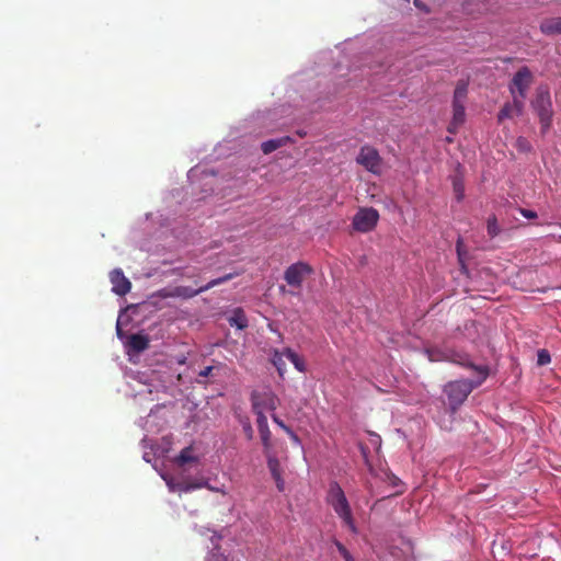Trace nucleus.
<instances>
[{
    "label": "nucleus",
    "mask_w": 561,
    "mask_h": 561,
    "mask_svg": "<svg viewBox=\"0 0 561 561\" xmlns=\"http://www.w3.org/2000/svg\"><path fill=\"white\" fill-rule=\"evenodd\" d=\"M327 501L350 530L356 534L357 527L352 515L351 506L344 491L337 482L333 481L330 483Z\"/></svg>",
    "instance_id": "f257e3e1"
},
{
    "label": "nucleus",
    "mask_w": 561,
    "mask_h": 561,
    "mask_svg": "<svg viewBox=\"0 0 561 561\" xmlns=\"http://www.w3.org/2000/svg\"><path fill=\"white\" fill-rule=\"evenodd\" d=\"M484 380L477 376L476 380H455L449 381L444 387V393L447 396L448 404L453 411H456L468 398L471 391L479 387Z\"/></svg>",
    "instance_id": "f03ea898"
},
{
    "label": "nucleus",
    "mask_w": 561,
    "mask_h": 561,
    "mask_svg": "<svg viewBox=\"0 0 561 561\" xmlns=\"http://www.w3.org/2000/svg\"><path fill=\"white\" fill-rule=\"evenodd\" d=\"M530 104L538 115L541 133L546 134L551 127L553 117L552 101L548 88L538 87L535 99Z\"/></svg>",
    "instance_id": "7ed1b4c3"
},
{
    "label": "nucleus",
    "mask_w": 561,
    "mask_h": 561,
    "mask_svg": "<svg viewBox=\"0 0 561 561\" xmlns=\"http://www.w3.org/2000/svg\"><path fill=\"white\" fill-rule=\"evenodd\" d=\"M233 276H234L233 274H226L222 277L211 279L206 285L201 286L197 289H194L190 286H176L172 289H163L161 296L164 298H175V297H181L184 299L193 298L201 293L209 290L210 288H213L217 285L224 284V283L232 279Z\"/></svg>",
    "instance_id": "20e7f679"
},
{
    "label": "nucleus",
    "mask_w": 561,
    "mask_h": 561,
    "mask_svg": "<svg viewBox=\"0 0 561 561\" xmlns=\"http://www.w3.org/2000/svg\"><path fill=\"white\" fill-rule=\"evenodd\" d=\"M313 274L310 264L299 261L290 264L284 272V279L294 289H301L304 282Z\"/></svg>",
    "instance_id": "39448f33"
},
{
    "label": "nucleus",
    "mask_w": 561,
    "mask_h": 561,
    "mask_svg": "<svg viewBox=\"0 0 561 561\" xmlns=\"http://www.w3.org/2000/svg\"><path fill=\"white\" fill-rule=\"evenodd\" d=\"M278 404L279 399L270 388L254 390L251 393V405L254 414H259V412L264 413V411H275Z\"/></svg>",
    "instance_id": "423d86ee"
},
{
    "label": "nucleus",
    "mask_w": 561,
    "mask_h": 561,
    "mask_svg": "<svg viewBox=\"0 0 561 561\" xmlns=\"http://www.w3.org/2000/svg\"><path fill=\"white\" fill-rule=\"evenodd\" d=\"M534 82V75L526 66L519 68L508 84L512 96L523 100L527 96V91Z\"/></svg>",
    "instance_id": "0eeeda50"
},
{
    "label": "nucleus",
    "mask_w": 561,
    "mask_h": 561,
    "mask_svg": "<svg viewBox=\"0 0 561 561\" xmlns=\"http://www.w3.org/2000/svg\"><path fill=\"white\" fill-rule=\"evenodd\" d=\"M443 359L471 369L476 376H481L482 380H485L490 373V369L486 365H476L472 363L468 354L458 351H446L443 355Z\"/></svg>",
    "instance_id": "6e6552de"
},
{
    "label": "nucleus",
    "mask_w": 561,
    "mask_h": 561,
    "mask_svg": "<svg viewBox=\"0 0 561 561\" xmlns=\"http://www.w3.org/2000/svg\"><path fill=\"white\" fill-rule=\"evenodd\" d=\"M358 164L374 174L381 173L382 159L378 151L370 146H364L356 158Z\"/></svg>",
    "instance_id": "1a4fd4ad"
},
{
    "label": "nucleus",
    "mask_w": 561,
    "mask_h": 561,
    "mask_svg": "<svg viewBox=\"0 0 561 561\" xmlns=\"http://www.w3.org/2000/svg\"><path fill=\"white\" fill-rule=\"evenodd\" d=\"M379 219V213L373 208H360L353 218V227L359 232L371 231Z\"/></svg>",
    "instance_id": "9d476101"
},
{
    "label": "nucleus",
    "mask_w": 561,
    "mask_h": 561,
    "mask_svg": "<svg viewBox=\"0 0 561 561\" xmlns=\"http://www.w3.org/2000/svg\"><path fill=\"white\" fill-rule=\"evenodd\" d=\"M110 280L112 284V291L118 296H125L131 289L130 280L124 275L121 268H114L110 273Z\"/></svg>",
    "instance_id": "9b49d317"
},
{
    "label": "nucleus",
    "mask_w": 561,
    "mask_h": 561,
    "mask_svg": "<svg viewBox=\"0 0 561 561\" xmlns=\"http://www.w3.org/2000/svg\"><path fill=\"white\" fill-rule=\"evenodd\" d=\"M524 101L517 96H513L512 102H506L497 114V122L502 123L504 119L512 118L514 115H522L524 112Z\"/></svg>",
    "instance_id": "f8f14e48"
},
{
    "label": "nucleus",
    "mask_w": 561,
    "mask_h": 561,
    "mask_svg": "<svg viewBox=\"0 0 561 561\" xmlns=\"http://www.w3.org/2000/svg\"><path fill=\"white\" fill-rule=\"evenodd\" d=\"M255 415H256L257 430L260 433L264 453H268V450H272L273 444H272V433L268 427L267 417L265 416L264 413H261V412H259V414H255Z\"/></svg>",
    "instance_id": "ddd939ff"
},
{
    "label": "nucleus",
    "mask_w": 561,
    "mask_h": 561,
    "mask_svg": "<svg viewBox=\"0 0 561 561\" xmlns=\"http://www.w3.org/2000/svg\"><path fill=\"white\" fill-rule=\"evenodd\" d=\"M149 337L144 334H131L128 337L127 346L134 353H141L149 347Z\"/></svg>",
    "instance_id": "4468645a"
},
{
    "label": "nucleus",
    "mask_w": 561,
    "mask_h": 561,
    "mask_svg": "<svg viewBox=\"0 0 561 561\" xmlns=\"http://www.w3.org/2000/svg\"><path fill=\"white\" fill-rule=\"evenodd\" d=\"M465 104L453 103V121L448 126L449 133H456L457 128L465 123Z\"/></svg>",
    "instance_id": "2eb2a0df"
},
{
    "label": "nucleus",
    "mask_w": 561,
    "mask_h": 561,
    "mask_svg": "<svg viewBox=\"0 0 561 561\" xmlns=\"http://www.w3.org/2000/svg\"><path fill=\"white\" fill-rule=\"evenodd\" d=\"M163 479L171 492L188 493L193 490H196V488L194 486V482L175 481L171 477H163Z\"/></svg>",
    "instance_id": "dca6fc26"
},
{
    "label": "nucleus",
    "mask_w": 561,
    "mask_h": 561,
    "mask_svg": "<svg viewBox=\"0 0 561 561\" xmlns=\"http://www.w3.org/2000/svg\"><path fill=\"white\" fill-rule=\"evenodd\" d=\"M540 31L545 35L561 34V18L545 19L540 23Z\"/></svg>",
    "instance_id": "f3484780"
},
{
    "label": "nucleus",
    "mask_w": 561,
    "mask_h": 561,
    "mask_svg": "<svg viewBox=\"0 0 561 561\" xmlns=\"http://www.w3.org/2000/svg\"><path fill=\"white\" fill-rule=\"evenodd\" d=\"M229 323L231 327H236L240 330H243L248 327V319L242 309L238 308L233 311V314L229 318Z\"/></svg>",
    "instance_id": "a211bd4d"
},
{
    "label": "nucleus",
    "mask_w": 561,
    "mask_h": 561,
    "mask_svg": "<svg viewBox=\"0 0 561 561\" xmlns=\"http://www.w3.org/2000/svg\"><path fill=\"white\" fill-rule=\"evenodd\" d=\"M264 455L266 456L267 467L273 479L282 476L279 460L275 455L272 454V450H268V453H264Z\"/></svg>",
    "instance_id": "6ab92c4d"
},
{
    "label": "nucleus",
    "mask_w": 561,
    "mask_h": 561,
    "mask_svg": "<svg viewBox=\"0 0 561 561\" xmlns=\"http://www.w3.org/2000/svg\"><path fill=\"white\" fill-rule=\"evenodd\" d=\"M468 93V83L463 80L457 82L456 89L454 91L453 103L465 104Z\"/></svg>",
    "instance_id": "aec40b11"
},
{
    "label": "nucleus",
    "mask_w": 561,
    "mask_h": 561,
    "mask_svg": "<svg viewBox=\"0 0 561 561\" xmlns=\"http://www.w3.org/2000/svg\"><path fill=\"white\" fill-rule=\"evenodd\" d=\"M284 356H285V350L283 352L275 350L273 352L272 359H271L280 377H283L286 371V363L284 360Z\"/></svg>",
    "instance_id": "412c9836"
},
{
    "label": "nucleus",
    "mask_w": 561,
    "mask_h": 561,
    "mask_svg": "<svg viewBox=\"0 0 561 561\" xmlns=\"http://www.w3.org/2000/svg\"><path fill=\"white\" fill-rule=\"evenodd\" d=\"M285 356L293 363V365L295 366V368L298 371H300V373L306 371L305 360L291 348H289V347L285 348Z\"/></svg>",
    "instance_id": "4be33fe9"
},
{
    "label": "nucleus",
    "mask_w": 561,
    "mask_h": 561,
    "mask_svg": "<svg viewBox=\"0 0 561 561\" xmlns=\"http://www.w3.org/2000/svg\"><path fill=\"white\" fill-rule=\"evenodd\" d=\"M175 461L179 466H183V465L190 463V462H196L197 457L193 455V447L188 446V447L183 448L180 451L179 456L176 457Z\"/></svg>",
    "instance_id": "5701e85b"
},
{
    "label": "nucleus",
    "mask_w": 561,
    "mask_h": 561,
    "mask_svg": "<svg viewBox=\"0 0 561 561\" xmlns=\"http://www.w3.org/2000/svg\"><path fill=\"white\" fill-rule=\"evenodd\" d=\"M287 140H288V137L279 138V139H271V140L264 141L261 145V149L265 154H268V153H272L273 151H275L276 149L280 148L282 146H284L287 142Z\"/></svg>",
    "instance_id": "b1692460"
},
{
    "label": "nucleus",
    "mask_w": 561,
    "mask_h": 561,
    "mask_svg": "<svg viewBox=\"0 0 561 561\" xmlns=\"http://www.w3.org/2000/svg\"><path fill=\"white\" fill-rule=\"evenodd\" d=\"M239 422H240V424L242 426V430H243V433H244L245 437L249 440L253 439L254 432H253L250 419L248 416H241L239 419Z\"/></svg>",
    "instance_id": "393cba45"
},
{
    "label": "nucleus",
    "mask_w": 561,
    "mask_h": 561,
    "mask_svg": "<svg viewBox=\"0 0 561 561\" xmlns=\"http://www.w3.org/2000/svg\"><path fill=\"white\" fill-rule=\"evenodd\" d=\"M486 229H488V234L491 238H494V237H496L500 233V228H499V225H497V219H496V217L494 215L488 218Z\"/></svg>",
    "instance_id": "a878e982"
},
{
    "label": "nucleus",
    "mask_w": 561,
    "mask_h": 561,
    "mask_svg": "<svg viewBox=\"0 0 561 561\" xmlns=\"http://www.w3.org/2000/svg\"><path fill=\"white\" fill-rule=\"evenodd\" d=\"M453 188L457 201H461L465 196V185L460 178H455L453 181Z\"/></svg>",
    "instance_id": "bb28decb"
},
{
    "label": "nucleus",
    "mask_w": 561,
    "mask_h": 561,
    "mask_svg": "<svg viewBox=\"0 0 561 561\" xmlns=\"http://www.w3.org/2000/svg\"><path fill=\"white\" fill-rule=\"evenodd\" d=\"M516 148L522 152H528L531 149L530 142L525 137H518L516 139Z\"/></svg>",
    "instance_id": "cd10ccee"
},
{
    "label": "nucleus",
    "mask_w": 561,
    "mask_h": 561,
    "mask_svg": "<svg viewBox=\"0 0 561 561\" xmlns=\"http://www.w3.org/2000/svg\"><path fill=\"white\" fill-rule=\"evenodd\" d=\"M538 365L545 366L548 365L551 362V356L547 350H540L538 352Z\"/></svg>",
    "instance_id": "c85d7f7f"
},
{
    "label": "nucleus",
    "mask_w": 561,
    "mask_h": 561,
    "mask_svg": "<svg viewBox=\"0 0 561 561\" xmlns=\"http://www.w3.org/2000/svg\"><path fill=\"white\" fill-rule=\"evenodd\" d=\"M334 545L345 561H351L353 559L350 551L345 548V546L343 543L335 540Z\"/></svg>",
    "instance_id": "c756f323"
},
{
    "label": "nucleus",
    "mask_w": 561,
    "mask_h": 561,
    "mask_svg": "<svg viewBox=\"0 0 561 561\" xmlns=\"http://www.w3.org/2000/svg\"><path fill=\"white\" fill-rule=\"evenodd\" d=\"M272 420L275 424H277L285 433L291 434V428L287 426L283 420H280L276 414H272Z\"/></svg>",
    "instance_id": "7c9ffc66"
},
{
    "label": "nucleus",
    "mask_w": 561,
    "mask_h": 561,
    "mask_svg": "<svg viewBox=\"0 0 561 561\" xmlns=\"http://www.w3.org/2000/svg\"><path fill=\"white\" fill-rule=\"evenodd\" d=\"M194 486L196 488V490H197V489H203V488L208 489L209 491L215 490V486H211V485L208 483V480H206V479H201V480H198V481H195V482H194Z\"/></svg>",
    "instance_id": "2f4dec72"
},
{
    "label": "nucleus",
    "mask_w": 561,
    "mask_h": 561,
    "mask_svg": "<svg viewBox=\"0 0 561 561\" xmlns=\"http://www.w3.org/2000/svg\"><path fill=\"white\" fill-rule=\"evenodd\" d=\"M519 213L527 219H536L538 217L536 211L526 208H520Z\"/></svg>",
    "instance_id": "473e14b6"
},
{
    "label": "nucleus",
    "mask_w": 561,
    "mask_h": 561,
    "mask_svg": "<svg viewBox=\"0 0 561 561\" xmlns=\"http://www.w3.org/2000/svg\"><path fill=\"white\" fill-rule=\"evenodd\" d=\"M370 443L376 446L377 449L380 448L381 446V437L379 435H377L376 433H370Z\"/></svg>",
    "instance_id": "72a5a7b5"
},
{
    "label": "nucleus",
    "mask_w": 561,
    "mask_h": 561,
    "mask_svg": "<svg viewBox=\"0 0 561 561\" xmlns=\"http://www.w3.org/2000/svg\"><path fill=\"white\" fill-rule=\"evenodd\" d=\"M275 480V483H276V488L279 492H283L284 489H285V481L284 479L282 478V476H279L278 478H274Z\"/></svg>",
    "instance_id": "f704fd0d"
},
{
    "label": "nucleus",
    "mask_w": 561,
    "mask_h": 561,
    "mask_svg": "<svg viewBox=\"0 0 561 561\" xmlns=\"http://www.w3.org/2000/svg\"><path fill=\"white\" fill-rule=\"evenodd\" d=\"M414 5H415L417 9H420V10H422V11L426 12V13H427V12H430V9H428V8H427V5L423 2V0H414Z\"/></svg>",
    "instance_id": "c9c22d12"
},
{
    "label": "nucleus",
    "mask_w": 561,
    "mask_h": 561,
    "mask_svg": "<svg viewBox=\"0 0 561 561\" xmlns=\"http://www.w3.org/2000/svg\"><path fill=\"white\" fill-rule=\"evenodd\" d=\"M213 369H214L213 366L205 367L203 370L199 371V377H208V376H210Z\"/></svg>",
    "instance_id": "e433bc0d"
},
{
    "label": "nucleus",
    "mask_w": 561,
    "mask_h": 561,
    "mask_svg": "<svg viewBox=\"0 0 561 561\" xmlns=\"http://www.w3.org/2000/svg\"><path fill=\"white\" fill-rule=\"evenodd\" d=\"M206 561H227L226 557L220 553H214L210 558H208Z\"/></svg>",
    "instance_id": "4c0bfd02"
},
{
    "label": "nucleus",
    "mask_w": 561,
    "mask_h": 561,
    "mask_svg": "<svg viewBox=\"0 0 561 561\" xmlns=\"http://www.w3.org/2000/svg\"><path fill=\"white\" fill-rule=\"evenodd\" d=\"M287 435L291 438V440H293V442H295V443H297V444H299V443H300L299 437L294 433V431H293V430H291V434H287Z\"/></svg>",
    "instance_id": "58836bf2"
},
{
    "label": "nucleus",
    "mask_w": 561,
    "mask_h": 561,
    "mask_svg": "<svg viewBox=\"0 0 561 561\" xmlns=\"http://www.w3.org/2000/svg\"><path fill=\"white\" fill-rule=\"evenodd\" d=\"M461 245H462V241L459 239L457 241V252H458L459 259L461 257Z\"/></svg>",
    "instance_id": "ea45409f"
},
{
    "label": "nucleus",
    "mask_w": 561,
    "mask_h": 561,
    "mask_svg": "<svg viewBox=\"0 0 561 561\" xmlns=\"http://www.w3.org/2000/svg\"><path fill=\"white\" fill-rule=\"evenodd\" d=\"M213 492H219V493H221L224 495L226 494V491L222 488H215V490H213Z\"/></svg>",
    "instance_id": "a19ab883"
},
{
    "label": "nucleus",
    "mask_w": 561,
    "mask_h": 561,
    "mask_svg": "<svg viewBox=\"0 0 561 561\" xmlns=\"http://www.w3.org/2000/svg\"><path fill=\"white\" fill-rule=\"evenodd\" d=\"M360 449H362V454L364 455V457H366V447L362 446Z\"/></svg>",
    "instance_id": "79ce46f5"
},
{
    "label": "nucleus",
    "mask_w": 561,
    "mask_h": 561,
    "mask_svg": "<svg viewBox=\"0 0 561 561\" xmlns=\"http://www.w3.org/2000/svg\"><path fill=\"white\" fill-rule=\"evenodd\" d=\"M117 334H118V336L121 335V329L118 325H117Z\"/></svg>",
    "instance_id": "37998d69"
},
{
    "label": "nucleus",
    "mask_w": 561,
    "mask_h": 561,
    "mask_svg": "<svg viewBox=\"0 0 561 561\" xmlns=\"http://www.w3.org/2000/svg\"><path fill=\"white\" fill-rule=\"evenodd\" d=\"M559 240H561V236L559 237Z\"/></svg>",
    "instance_id": "c03bdc74"
}]
</instances>
